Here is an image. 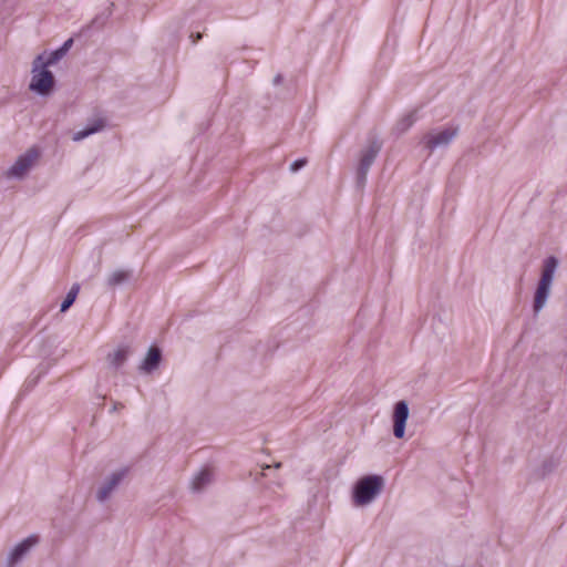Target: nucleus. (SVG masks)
I'll return each instance as SVG.
<instances>
[{"label":"nucleus","instance_id":"nucleus-1","mask_svg":"<svg viewBox=\"0 0 567 567\" xmlns=\"http://www.w3.org/2000/svg\"><path fill=\"white\" fill-rule=\"evenodd\" d=\"M557 267L558 259L556 257L550 256L544 260L540 279L534 296L533 310L535 315L540 312L547 303Z\"/></svg>","mask_w":567,"mask_h":567},{"label":"nucleus","instance_id":"nucleus-2","mask_svg":"<svg viewBox=\"0 0 567 567\" xmlns=\"http://www.w3.org/2000/svg\"><path fill=\"white\" fill-rule=\"evenodd\" d=\"M384 487V478L381 475L370 474L357 481L352 491L353 503L364 506L374 501Z\"/></svg>","mask_w":567,"mask_h":567},{"label":"nucleus","instance_id":"nucleus-3","mask_svg":"<svg viewBox=\"0 0 567 567\" xmlns=\"http://www.w3.org/2000/svg\"><path fill=\"white\" fill-rule=\"evenodd\" d=\"M50 65L44 62V55L39 54L32 63V79L29 89L39 95H48L55 83L53 73L48 70Z\"/></svg>","mask_w":567,"mask_h":567},{"label":"nucleus","instance_id":"nucleus-4","mask_svg":"<svg viewBox=\"0 0 567 567\" xmlns=\"http://www.w3.org/2000/svg\"><path fill=\"white\" fill-rule=\"evenodd\" d=\"M381 148L382 143L377 137H372L369 140L368 145L361 150L355 177L357 185L359 187H363L365 185L370 167L377 159Z\"/></svg>","mask_w":567,"mask_h":567},{"label":"nucleus","instance_id":"nucleus-5","mask_svg":"<svg viewBox=\"0 0 567 567\" xmlns=\"http://www.w3.org/2000/svg\"><path fill=\"white\" fill-rule=\"evenodd\" d=\"M457 126L436 128L426 133L422 138V143L424 144L425 148H427L430 152H433L437 148L449 146L452 143V141L457 136Z\"/></svg>","mask_w":567,"mask_h":567},{"label":"nucleus","instance_id":"nucleus-6","mask_svg":"<svg viewBox=\"0 0 567 567\" xmlns=\"http://www.w3.org/2000/svg\"><path fill=\"white\" fill-rule=\"evenodd\" d=\"M128 470L126 467L114 471L107 475L100 484L95 497L97 502L105 503L117 489L120 484L126 477Z\"/></svg>","mask_w":567,"mask_h":567},{"label":"nucleus","instance_id":"nucleus-7","mask_svg":"<svg viewBox=\"0 0 567 567\" xmlns=\"http://www.w3.org/2000/svg\"><path fill=\"white\" fill-rule=\"evenodd\" d=\"M39 543L37 535H30L22 542L17 544L8 554L6 560V567H16L20 564L29 551Z\"/></svg>","mask_w":567,"mask_h":567},{"label":"nucleus","instance_id":"nucleus-8","mask_svg":"<svg viewBox=\"0 0 567 567\" xmlns=\"http://www.w3.org/2000/svg\"><path fill=\"white\" fill-rule=\"evenodd\" d=\"M38 157L39 153L37 150H29L25 154L19 156L14 164L9 168L7 173L8 177L22 178L32 167Z\"/></svg>","mask_w":567,"mask_h":567},{"label":"nucleus","instance_id":"nucleus-9","mask_svg":"<svg viewBox=\"0 0 567 567\" xmlns=\"http://www.w3.org/2000/svg\"><path fill=\"white\" fill-rule=\"evenodd\" d=\"M409 419V405L404 400L398 401L393 409V435L402 439L405 434V424Z\"/></svg>","mask_w":567,"mask_h":567},{"label":"nucleus","instance_id":"nucleus-10","mask_svg":"<svg viewBox=\"0 0 567 567\" xmlns=\"http://www.w3.org/2000/svg\"><path fill=\"white\" fill-rule=\"evenodd\" d=\"M161 361H162V350L156 346H152L148 349L144 360L141 362L138 370L142 373L151 374L159 367Z\"/></svg>","mask_w":567,"mask_h":567},{"label":"nucleus","instance_id":"nucleus-11","mask_svg":"<svg viewBox=\"0 0 567 567\" xmlns=\"http://www.w3.org/2000/svg\"><path fill=\"white\" fill-rule=\"evenodd\" d=\"M104 127H105L104 118H101V117L94 118L91 122H89L87 125L83 130L75 132L72 136V140L74 142H80L95 133L101 132Z\"/></svg>","mask_w":567,"mask_h":567},{"label":"nucleus","instance_id":"nucleus-12","mask_svg":"<svg viewBox=\"0 0 567 567\" xmlns=\"http://www.w3.org/2000/svg\"><path fill=\"white\" fill-rule=\"evenodd\" d=\"M132 277V271L128 269H116L112 271L105 279V285L109 289H114L118 286L126 284Z\"/></svg>","mask_w":567,"mask_h":567},{"label":"nucleus","instance_id":"nucleus-13","mask_svg":"<svg viewBox=\"0 0 567 567\" xmlns=\"http://www.w3.org/2000/svg\"><path fill=\"white\" fill-rule=\"evenodd\" d=\"M213 481V474L209 470L204 468L199 471L190 483V488L195 493H200L205 489L207 485H209Z\"/></svg>","mask_w":567,"mask_h":567},{"label":"nucleus","instance_id":"nucleus-14","mask_svg":"<svg viewBox=\"0 0 567 567\" xmlns=\"http://www.w3.org/2000/svg\"><path fill=\"white\" fill-rule=\"evenodd\" d=\"M130 346H120L114 352L107 354L109 363L118 369L122 367L131 354Z\"/></svg>","mask_w":567,"mask_h":567},{"label":"nucleus","instance_id":"nucleus-15","mask_svg":"<svg viewBox=\"0 0 567 567\" xmlns=\"http://www.w3.org/2000/svg\"><path fill=\"white\" fill-rule=\"evenodd\" d=\"M72 44H73V40L68 39L59 49L51 52L50 55L47 59H44V62L47 63V65H53V64L58 63L66 54V52L71 49Z\"/></svg>","mask_w":567,"mask_h":567},{"label":"nucleus","instance_id":"nucleus-16","mask_svg":"<svg viewBox=\"0 0 567 567\" xmlns=\"http://www.w3.org/2000/svg\"><path fill=\"white\" fill-rule=\"evenodd\" d=\"M417 121L416 111H412L402 116L395 124L394 131L398 134L405 133Z\"/></svg>","mask_w":567,"mask_h":567},{"label":"nucleus","instance_id":"nucleus-17","mask_svg":"<svg viewBox=\"0 0 567 567\" xmlns=\"http://www.w3.org/2000/svg\"><path fill=\"white\" fill-rule=\"evenodd\" d=\"M559 464H560L559 457L550 456V457L546 458L540 466L542 475L546 476V475L553 473L554 471H556V468L559 466Z\"/></svg>","mask_w":567,"mask_h":567},{"label":"nucleus","instance_id":"nucleus-18","mask_svg":"<svg viewBox=\"0 0 567 567\" xmlns=\"http://www.w3.org/2000/svg\"><path fill=\"white\" fill-rule=\"evenodd\" d=\"M74 301H75L74 295L66 293V297L64 298V300L61 303L60 311L65 312L73 305Z\"/></svg>","mask_w":567,"mask_h":567},{"label":"nucleus","instance_id":"nucleus-19","mask_svg":"<svg viewBox=\"0 0 567 567\" xmlns=\"http://www.w3.org/2000/svg\"><path fill=\"white\" fill-rule=\"evenodd\" d=\"M307 164V159L306 158H299V159H296L291 163L290 165V171L292 173H297L298 171H300L301 168H303Z\"/></svg>","mask_w":567,"mask_h":567},{"label":"nucleus","instance_id":"nucleus-20","mask_svg":"<svg viewBox=\"0 0 567 567\" xmlns=\"http://www.w3.org/2000/svg\"><path fill=\"white\" fill-rule=\"evenodd\" d=\"M79 286L78 285H74L72 286V288L69 290V295H74V298L76 299V296H78V292H79Z\"/></svg>","mask_w":567,"mask_h":567},{"label":"nucleus","instance_id":"nucleus-21","mask_svg":"<svg viewBox=\"0 0 567 567\" xmlns=\"http://www.w3.org/2000/svg\"><path fill=\"white\" fill-rule=\"evenodd\" d=\"M282 81V75L281 74H277L274 79V83L275 84H279L280 82Z\"/></svg>","mask_w":567,"mask_h":567},{"label":"nucleus","instance_id":"nucleus-22","mask_svg":"<svg viewBox=\"0 0 567 567\" xmlns=\"http://www.w3.org/2000/svg\"><path fill=\"white\" fill-rule=\"evenodd\" d=\"M200 39H202V34H200V33H197V34L195 35V38H194L193 42L195 43V42L199 41Z\"/></svg>","mask_w":567,"mask_h":567},{"label":"nucleus","instance_id":"nucleus-23","mask_svg":"<svg viewBox=\"0 0 567 567\" xmlns=\"http://www.w3.org/2000/svg\"><path fill=\"white\" fill-rule=\"evenodd\" d=\"M118 406H121V408H122V405H121V404H117V403H116V404L113 406V411H116V410L118 409Z\"/></svg>","mask_w":567,"mask_h":567},{"label":"nucleus","instance_id":"nucleus-24","mask_svg":"<svg viewBox=\"0 0 567 567\" xmlns=\"http://www.w3.org/2000/svg\"><path fill=\"white\" fill-rule=\"evenodd\" d=\"M280 466H281V463H277V464L275 465V467H276V468H279Z\"/></svg>","mask_w":567,"mask_h":567}]
</instances>
